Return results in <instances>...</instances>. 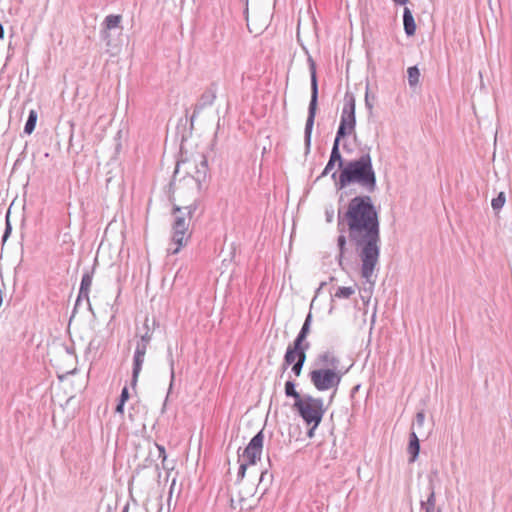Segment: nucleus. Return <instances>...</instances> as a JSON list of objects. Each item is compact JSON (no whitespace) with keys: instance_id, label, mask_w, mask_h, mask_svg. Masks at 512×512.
Listing matches in <instances>:
<instances>
[{"instance_id":"1","label":"nucleus","mask_w":512,"mask_h":512,"mask_svg":"<svg viewBox=\"0 0 512 512\" xmlns=\"http://www.w3.org/2000/svg\"><path fill=\"white\" fill-rule=\"evenodd\" d=\"M337 228L345 232L358 249L361 261V277L369 284L376 282L375 270L380 256V224L378 212L370 196H356L348 204L344 214L338 212Z\"/></svg>"},{"instance_id":"2","label":"nucleus","mask_w":512,"mask_h":512,"mask_svg":"<svg viewBox=\"0 0 512 512\" xmlns=\"http://www.w3.org/2000/svg\"><path fill=\"white\" fill-rule=\"evenodd\" d=\"M351 183L358 184L369 193L376 190V174L369 153L362 154L358 159L346 163L340 172L336 187L343 189Z\"/></svg>"},{"instance_id":"3","label":"nucleus","mask_w":512,"mask_h":512,"mask_svg":"<svg viewBox=\"0 0 512 512\" xmlns=\"http://www.w3.org/2000/svg\"><path fill=\"white\" fill-rule=\"evenodd\" d=\"M293 406L307 425H313V428L319 426L325 413L322 398L305 394L302 399L295 401Z\"/></svg>"},{"instance_id":"4","label":"nucleus","mask_w":512,"mask_h":512,"mask_svg":"<svg viewBox=\"0 0 512 512\" xmlns=\"http://www.w3.org/2000/svg\"><path fill=\"white\" fill-rule=\"evenodd\" d=\"M347 370H334L324 367L317 368L309 372L310 382L319 392L333 390V395L337 392L343 376Z\"/></svg>"},{"instance_id":"5","label":"nucleus","mask_w":512,"mask_h":512,"mask_svg":"<svg viewBox=\"0 0 512 512\" xmlns=\"http://www.w3.org/2000/svg\"><path fill=\"white\" fill-rule=\"evenodd\" d=\"M308 63L311 77V99L308 107V116L304 130V140L307 151H309L311 146V135L318 104V80L316 74V64L311 57L308 58Z\"/></svg>"},{"instance_id":"6","label":"nucleus","mask_w":512,"mask_h":512,"mask_svg":"<svg viewBox=\"0 0 512 512\" xmlns=\"http://www.w3.org/2000/svg\"><path fill=\"white\" fill-rule=\"evenodd\" d=\"M355 126V97L353 94L347 92L344 96L340 124L336 133V137L341 139L347 135L352 134L355 131Z\"/></svg>"},{"instance_id":"7","label":"nucleus","mask_w":512,"mask_h":512,"mask_svg":"<svg viewBox=\"0 0 512 512\" xmlns=\"http://www.w3.org/2000/svg\"><path fill=\"white\" fill-rule=\"evenodd\" d=\"M196 209L197 206L195 204H190L185 207L175 205L172 210V214L174 216L172 231L190 233L189 225Z\"/></svg>"},{"instance_id":"8","label":"nucleus","mask_w":512,"mask_h":512,"mask_svg":"<svg viewBox=\"0 0 512 512\" xmlns=\"http://www.w3.org/2000/svg\"><path fill=\"white\" fill-rule=\"evenodd\" d=\"M263 440L264 435L261 430L250 440L243 453L239 455V460L245 461L250 465L256 464L262 454Z\"/></svg>"},{"instance_id":"9","label":"nucleus","mask_w":512,"mask_h":512,"mask_svg":"<svg viewBox=\"0 0 512 512\" xmlns=\"http://www.w3.org/2000/svg\"><path fill=\"white\" fill-rule=\"evenodd\" d=\"M218 85L212 82L200 95L197 100L191 116V122L201 113V111L209 106H212L217 97Z\"/></svg>"},{"instance_id":"10","label":"nucleus","mask_w":512,"mask_h":512,"mask_svg":"<svg viewBox=\"0 0 512 512\" xmlns=\"http://www.w3.org/2000/svg\"><path fill=\"white\" fill-rule=\"evenodd\" d=\"M309 348L310 343H306L304 345H296V342L293 341V344L287 347L286 353L284 355V369L299 360V357L302 356V354L306 355V352Z\"/></svg>"},{"instance_id":"11","label":"nucleus","mask_w":512,"mask_h":512,"mask_svg":"<svg viewBox=\"0 0 512 512\" xmlns=\"http://www.w3.org/2000/svg\"><path fill=\"white\" fill-rule=\"evenodd\" d=\"M314 366L317 368L324 367L328 369L341 370L340 359L332 351H324L315 359Z\"/></svg>"},{"instance_id":"12","label":"nucleus","mask_w":512,"mask_h":512,"mask_svg":"<svg viewBox=\"0 0 512 512\" xmlns=\"http://www.w3.org/2000/svg\"><path fill=\"white\" fill-rule=\"evenodd\" d=\"M92 279L93 274L92 272L86 271L82 275L80 288H79V294L76 299L75 307H78L82 301H86L88 306L91 307L90 300H89V292L92 285Z\"/></svg>"},{"instance_id":"13","label":"nucleus","mask_w":512,"mask_h":512,"mask_svg":"<svg viewBox=\"0 0 512 512\" xmlns=\"http://www.w3.org/2000/svg\"><path fill=\"white\" fill-rule=\"evenodd\" d=\"M190 233L172 231L171 242L167 248L169 254H177L180 250L185 247L190 238Z\"/></svg>"},{"instance_id":"14","label":"nucleus","mask_w":512,"mask_h":512,"mask_svg":"<svg viewBox=\"0 0 512 512\" xmlns=\"http://www.w3.org/2000/svg\"><path fill=\"white\" fill-rule=\"evenodd\" d=\"M121 20V15L110 14L105 17L103 21L104 29L101 31V38L106 42V46H110L111 41L109 30L117 28Z\"/></svg>"},{"instance_id":"15","label":"nucleus","mask_w":512,"mask_h":512,"mask_svg":"<svg viewBox=\"0 0 512 512\" xmlns=\"http://www.w3.org/2000/svg\"><path fill=\"white\" fill-rule=\"evenodd\" d=\"M146 351H144V347H136L134 356H133V369H132V385H135L138 381L139 374L142 370V366L144 363Z\"/></svg>"},{"instance_id":"16","label":"nucleus","mask_w":512,"mask_h":512,"mask_svg":"<svg viewBox=\"0 0 512 512\" xmlns=\"http://www.w3.org/2000/svg\"><path fill=\"white\" fill-rule=\"evenodd\" d=\"M407 451L410 455L409 462H415L420 452V442L415 431L410 433Z\"/></svg>"},{"instance_id":"17","label":"nucleus","mask_w":512,"mask_h":512,"mask_svg":"<svg viewBox=\"0 0 512 512\" xmlns=\"http://www.w3.org/2000/svg\"><path fill=\"white\" fill-rule=\"evenodd\" d=\"M403 25L404 31L407 36H412L416 31V24L411 10L408 7L404 8L403 11Z\"/></svg>"},{"instance_id":"18","label":"nucleus","mask_w":512,"mask_h":512,"mask_svg":"<svg viewBox=\"0 0 512 512\" xmlns=\"http://www.w3.org/2000/svg\"><path fill=\"white\" fill-rule=\"evenodd\" d=\"M311 322H312V315H311V313H309L306 316V319L301 327V330L299 331L297 337L294 340V342H296V345H304L306 343H309L308 341H306V338L310 332Z\"/></svg>"},{"instance_id":"19","label":"nucleus","mask_w":512,"mask_h":512,"mask_svg":"<svg viewBox=\"0 0 512 512\" xmlns=\"http://www.w3.org/2000/svg\"><path fill=\"white\" fill-rule=\"evenodd\" d=\"M428 489L429 495L426 501H421V508L424 509L425 512H435L436 498L434 485L430 483Z\"/></svg>"},{"instance_id":"20","label":"nucleus","mask_w":512,"mask_h":512,"mask_svg":"<svg viewBox=\"0 0 512 512\" xmlns=\"http://www.w3.org/2000/svg\"><path fill=\"white\" fill-rule=\"evenodd\" d=\"M344 233L345 232H340V235L337 238V246H338V250H339V253L337 255V260H338V265L343 270L345 269L344 265H343V260L345 257L346 244H347L346 236L344 235Z\"/></svg>"},{"instance_id":"21","label":"nucleus","mask_w":512,"mask_h":512,"mask_svg":"<svg viewBox=\"0 0 512 512\" xmlns=\"http://www.w3.org/2000/svg\"><path fill=\"white\" fill-rule=\"evenodd\" d=\"M356 292L355 286H340L336 289L333 297L336 299H349Z\"/></svg>"},{"instance_id":"22","label":"nucleus","mask_w":512,"mask_h":512,"mask_svg":"<svg viewBox=\"0 0 512 512\" xmlns=\"http://www.w3.org/2000/svg\"><path fill=\"white\" fill-rule=\"evenodd\" d=\"M339 145L340 139H338V137H335L329 160L333 162H338L339 167H342L343 159L339 150Z\"/></svg>"},{"instance_id":"23","label":"nucleus","mask_w":512,"mask_h":512,"mask_svg":"<svg viewBox=\"0 0 512 512\" xmlns=\"http://www.w3.org/2000/svg\"><path fill=\"white\" fill-rule=\"evenodd\" d=\"M285 395L287 397L294 398V402L295 401H299V399L303 398V395H300L296 391V385H295V382L293 380L286 381V383H285Z\"/></svg>"},{"instance_id":"24","label":"nucleus","mask_w":512,"mask_h":512,"mask_svg":"<svg viewBox=\"0 0 512 512\" xmlns=\"http://www.w3.org/2000/svg\"><path fill=\"white\" fill-rule=\"evenodd\" d=\"M37 122V112L35 110H31L28 115V119L24 126V132L27 134H31L36 126Z\"/></svg>"},{"instance_id":"25","label":"nucleus","mask_w":512,"mask_h":512,"mask_svg":"<svg viewBox=\"0 0 512 512\" xmlns=\"http://www.w3.org/2000/svg\"><path fill=\"white\" fill-rule=\"evenodd\" d=\"M408 82L410 86H415L419 83L420 71L417 66L409 67L407 70Z\"/></svg>"},{"instance_id":"26","label":"nucleus","mask_w":512,"mask_h":512,"mask_svg":"<svg viewBox=\"0 0 512 512\" xmlns=\"http://www.w3.org/2000/svg\"><path fill=\"white\" fill-rule=\"evenodd\" d=\"M207 170H208V162H207L206 157L203 156L200 161V164L197 168V171H196L197 181L200 182L201 180L205 179Z\"/></svg>"},{"instance_id":"27","label":"nucleus","mask_w":512,"mask_h":512,"mask_svg":"<svg viewBox=\"0 0 512 512\" xmlns=\"http://www.w3.org/2000/svg\"><path fill=\"white\" fill-rule=\"evenodd\" d=\"M305 361H306V355L302 354V356L299 357V360H297L294 364H292L291 371L295 376H297V377L300 376Z\"/></svg>"},{"instance_id":"28","label":"nucleus","mask_w":512,"mask_h":512,"mask_svg":"<svg viewBox=\"0 0 512 512\" xmlns=\"http://www.w3.org/2000/svg\"><path fill=\"white\" fill-rule=\"evenodd\" d=\"M506 201V197L504 192H500L497 197L493 198L491 201V206L495 211L500 210Z\"/></svg>"},{"instance_id":"29","label":"nucleus","mask_w":512,"mask_h":512,"mask_svg":"<svg viewBox=\"0 0 512 512\" xmlns=\"http://www.w3.org/2000/svg\"><path fill=\"white\" fill-rule=\"evenodd\" d=\"M167 354H168V362H169V366H170V389H171L173 386L174 380H175V369H174L173 353H172V349L170 347L168 348Z\"/></svg>"},{"instance_id":"30","label":"nucleus","mask_w":512,"mask_h":512,"mask_svg":"<svg viewBox=\"0 0 512 512\" xmlns=\"http://www.w3.org/2000/svg\"><path fill=\"white\" fill-rule=\"evenodd\" d=\"M425 422V414L423 411H420L416 414L415 420L412 424V431H415L416 429L419 430L423 427Z\"/></svg>"},{"instance_id":"31","label":"nucleus","mask_w":512,"mask_h":512,"mask_svg":"<svg viewBox=\"0 0 512 512\" xmlns=\"http://www.w3.org/2000/svg\"><path fill=\"white\" fill-rule=\"evenodd\" d=\"M152 339L151 333L147 330L145 334H143L139 341H137L136 347H144V351H147L148 345Z\"/></svg>"},{"instance_id":"32","label":"nucleus","mask_w":512,"mask_h":512,"mask_svg":"<svg viewBox=\"0 0 512 512\" xmlns=\"http://www.w3.org/2000/svg\"><path fill=\"white\" fill-rule=\"evenodd\" d=\"M11 232H12V226H11V223L9 221V214H7V216H6L5 231H4V234L2 236V242L3 243H5L7 241V239L11 235Z\"/></svg>"},{"instance_id":"33","label":"nucleus","mask_w":512,"mask_h":512,"mask_svg":"<svg viewBox=\"0 0 512 512\" xmlns=\"http://www.w3.org/2000/svg\"><path fill=\"white\" fill-rule=\"evenodd\" d=\"M240 461V466H239V469H238V474H237V477L239 479H243L244 476H245V473H246V469L248 467V463L245 462V461H242V460H239Z\"/></svg>"},{"instance_id":"34","label":"nucleus","mask_w":512,"mask_h":512,"mask_svg":"<svg viewBox=\"0 0 512 512\" xmlns=\"http://www.w3.org/2000/svg\"><path fill=\"white\" fill-rule=\"evenodd\" d=\"M155 446L158 450V458L164 463L167 458L165 447L157 443H155Z\"/></svg>"},{"instance_id":"35","label":"nucleus","mask_w":512,"mask_h":512,"mask_svg":"<svg viewBox=\"0 0 512 512\" xmlns=\"http://www.w3.org/2000/svg\"><path fill=\"white\" fill-rule=\"evenodd\" d=\"M336 162L328 160V163L326 164L324 170L321 173V177H324L329 174V172L334 168Z\"/></svg>"},{"instance_id":"36","label":"nucleus","mask_w":512,"mask_h":512,"mask_svg":"<svg viewBox=\"0 0 512 512\" xmlns=\"http://www.w3.org/2000/svg\"><path fill=\"white\" fill-rule=\"evenodd\" d=\"M365 106L366 108L369 110V111H372L373 109V103L371 102L370 100V94H369V89L368 87L366 88V92H365Z\"/></svg>"},{"instance_id":"37","label":"nucleus","mask_w":512,"mask_h":512,"mask_svg":"<svg viewBox=\"0 0 512 512\" xmlns=\"http://www.w3.org/2000/svg\"><path fill=\"white\" fill-rule=\"evenodd\" d=\"M129 398V392H128V388L127 387H124L121 391V395H120V400L119 402H122V403H125Z\"/></svg>"},{"instance_id":"38","label":"nucleus","mask_w":512,"mask_h":512,"mask_svg":"<svg viewBox=\"0 0 512 512\" xmlns=\"http://www.w3.org/2000/svg\"><path fill=\"white\" fill-rule=\"evenodd\" d=\"M325 215H326V220L327 222H332L333 221V217H334V210L333 209H330V210H326L325 212Z\"/></svg>"},{"instance_id":"39","label":"nucleus","mask_w":512,"mask_h":512,"mask_svg":"<svg viewBox=\"0 0 512 512\" xmlns=\"http://www.w3.org/2000/svg\"><path fill=\"white\" fill-rule=\"evenodd\" d=\"M124 404L125 403H122V402H119L116 406V412L117 413H123L124 412Z\"/></svg>"},{"instance_id":"40","label":"nucleus","mask_w":512,"mask_h":512,"mask_svg":"<svg viewBox=\"0 0 512 512\" xmlns=\"http://www.w3.org/2000/svg\"><path fill=\"white\" fill-rule=\"evenodd\" d=\"M393 1L398 5H405L408 2V0H393Z\"/></svg>"},{"instance_id":"41","label":"nucleus","mask_w":512,"mask_h":512,"mask_svg":"<svg viewBox=\"0 0 512 512\" xmlns=\"http://www.w3.org/2000/svg\"><path fill=\"white\" fill-rule=\"evenodd\" d=\"M315 429H316V428H313V425H311V428L309 429V431H308V433H307L309 437H313V435H314V430H315Z\"/></svg>"},{"instance_id":"42","label":"nucleus","mask_w":512,"mask_h":512,"mask_svg":"<svg viewBox=\"0 0 512 512\" xmlns=\"http://www.w3.org/2000/svg\"><path fill=\"white\" fill-rule=\"evenodd\" d=\"M4 37V28L3 25L0 23V39H3Z\"/></svg>"},{"instance_id":"43","label":"nucleus","mask_w":512,"mask_h":512,"mask_svg":"<svg viewBox=\"0 0 512 512\" xmlns=\"http://www.w3.org/2000/svg\"><path fill=\"white\" fill-rule=\"evenodd\" d=\"M122 512H128V505H126L124 508H123V511Z\"/></svg>"},{"instance_id":"44","label":"nucleus","mask_w":512,"mask_h":512,"mask_svg":"<svg viewBox=\"0 0 512 512\" xmlns=\"http://www.w3.org/2000/svg\"><path fill=\"white\" fill-rule=\"evenodd\" d=\"M332 178H333V179H335V178H336V173H335V172L332 174Z\"/></svg>"}]
</instances>
